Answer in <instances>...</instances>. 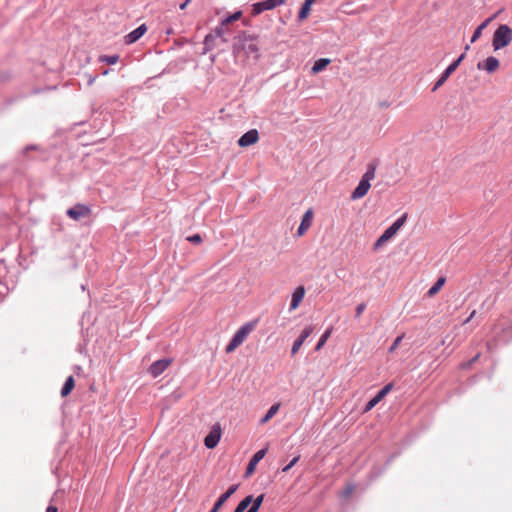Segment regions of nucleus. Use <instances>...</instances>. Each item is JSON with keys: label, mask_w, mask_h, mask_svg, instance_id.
Listing matches in <instances>:
<instances>
[{"label": "nucleus", "mask_w": 512, "mask_h": 512, "mask_svg": "<svg viewBox=\"0 0 512 512\" xmlns=\"http://www.w3.org/2000/svg\"><path fill=\"white\" fill-rule=\"evenodd\" d=\"M387 242V240L381 235L377 240L376 242L374 243V249H378L380 248L381 246H383L385 243Z\"/></svg>", "instance_id": "35"}, {"label": "nucleus", "mask_w": 512, "mask_h": 512, "mask_svg": "<svg viewBox=\"0 0 512 512\" xmlns=\"http://www.w3.org/2000/svg\"><path fill=\"white\" fill-rule=\"evenodd\" d=\"M263 500H264V495L263 494L259 495L258 497L253 499V501L251 503V507L249 509H251L254 512H258L260 506L263 503Z\"/></svg>", "instance_id": "28"}, {"label": "nucleus", "mask_w": 512, "mask_h": 512, "mask_svg": "<svg viewBox=\"0 0 512 512\" xmlns=\"http://www.w3.org/2000/svg\"><path fill=\"white\" fill-rule=\"evenodd\" d=\"M46 512H58V509L57 507L50 505L47 507Z\"/></svg>", "instance_id": "39"}, {"label": "nucleus", "mask_w": 512, "mask_h": 512, "mask_svg": "<svg viewBox=\"0 0 512 512\" xmlns=\"http://www.w3.org/2000/svg\"><path fill=\"white\" fill-rule=\"evenodd\" d=\"M314 327L313 326H307L304 328V330L301 332L300 336L294 341L291 349V354L294 356L301 348L304 341L313 333Z\"/></svg>", "instance_id": "12"}, {"label": "nucleus", "mask_w": 512, "mask_h": 512, "mask_svg": "<svg viewBox=\"0 0 512 512\" xmlns=\"http://www.w3.org/2000/svg\"><path fill=\"white\" fill-rule=\"evenodd\" d=\"M479 357H480V353H478V354H477L475 357H473L470 361L465 362V363H462L460 367H461L462 369H468V368H470V367H471V365H472L473 363H475V362L479 359Z\"/></svg>", "instance_id": "34"}, {"label": "nucleus", "mask_w": 512, "mask_h": 512, "mask_svg": "<svg viewBox=\"0 0 512 512\" xmlns=\"http://www.w3.org/2000/svg\"><path fill=\"white\" fill-rule=\"evenodd\" d=\"M376 175V167L372 164H370L362 176L359 184L354 189V191L351 193L350 198L352 200H358L363 198L369 191L371 184L370 182L375 178Z\"/></svg>", "instance_id": "2"}, {"label": "nucleus", "mask_w": 512, "mask_h": 512, "mask_svg": "<svg viewBox=\"0 0 512 512\" xmlns=\"http://www.w3.org/2000/svg\"><path fill=\"white\" fill-rule=\"evenodd\" d=\"M119 56L118 55H103L100 57V61L106 62L109 65H114L118 62Z\"/></svg>", "instance_id": "29"}, {"label": "nucleus", "mask_w": 512, "mask_h": 512, "mask_svg": "<svg viewBox=\"0 0 512 512\" xmlns=\"http://www.w3.org/2000/svg\"><path fill=\"white\" fill-rule=\"evenodd\" d=\"M279 408H280L279 403L272 405L269 408V410L267 411V413L265 414V416L260 420V424H266L267 422H269L276 415Z\"/></svg>", "instance_id": "22"}, {"label": "nucleus", "mask_w": 512, "mask_h": 512, "mask_svg": "<svg viewBox=\"0 0 512 512\" xmlns=\"http://www.w3.org/2000/svg\"><path fill=\"white\" fill-rule=\"evenodd\" d=\"M491 22V19H486L484 22H482L474 31L472 37H471V43L476 42L482 35V31L488 26V24Z\"/></svg>", "instance_id": "23"}, {"label": "nucleus", "mask_w": 512, "mask_h": 512, "mask_svg": "<svg viewBox=\"0 0 512 512\" xmlns=\"http://www.w3.org/2000/svg\"><path fill=\"white\" fill-rule=\"evenodd\" d=\"M228 27L223 26V23L221 22L219 26H217L214 29V33L217 37H223L226 33H228Z\"/></svg>", "instance_id": "30"}, {"label": "nucleus", "mask_w": 512, "mask_h": 512, "mask_svg": "<svg viewBox=\"0 0 512 512\" xmlns=\"http://www.w3.org/2000/svg\"><path fill=\"white\" fill-rule=\"evenodd\" d=\"M300 459V456L294 457L289 464H287L283 469L282 472L286 473L288 472Z\"/></svg>", "instance_id": "33"}, {"label": "nucleus", "mask_w": 512, "mask_h": 512, "mask_svg": "<svg viewBox=\"0 0 512 512\" xmlns=\"http://www.w3.org/2000/svg\"><path fill=\"white\" fill-rule=\"evenodd\" d=\"M147 31V26L145 24L140 25L138 28L130 32L125 36V43L132 44L140 39Z\"/></svg>", "instance_id": "18"}, {"label": "nucleus", "mask_w": 512, "mask_h": 512, "mask_svg": "<svg viewBox=\"0 0 512 512\" xmlns=\"http://www.w3.org/2000/svg\"><path fill=\"white\" fill-rule=\"evenodd\" d=\"M314 218V212L311 208H309L303 215L301 223L298 227L297 234L302 236L306 233V231L311 227L312 221Z\"/></svg>", "instance_id": "13"}, {"label": "nucleus", "mask_w": 512, "mask_h": 512, "mask_svg": "<svg viewBox=\"0 0 512 512\" xmlns=\"http://www.w3.org/2000/svg\"><path fill=\"white\" fill-rule=\"evenodd\" d=\"M94 81H95V78H90L89 81H88V84L92 85L94 83Z\"/></svg>", "instance_id": "43"}, {"label": "nucleus", "mask_w": 512, "mask_h": 512, "mask_svg": "<svg viewBox=\"0 0 512 512\" xmlns=\"http://www.w3.org/2000/svg\"><path fill=\"white\" fill-rule=\"evenodd\" d=\"M392 389V384L385 385L365 406L364 412L372 410Z\"/></svg>", "instance_id": "9"}, {"label": "nucleus", "mask_w": 512, "mask_h": 512, "mask_svg": "<svg viewBox=\"0 0 512 512\" xmlns=\"http://www.w3.org/2000/svg\"><path fill=\"white\" fill-rule=\"evenodd\" d=\"M304 296H305V288L303 286L297 287L292 294L290 310H295L296 308H298V306L302 302Z\"/></svg>", "instance_id": "19"}, {"label": "nucleus", "mask_w": 512, "mask_h": 512, "mask_svg": "<svg viewBox=\"0 0 512 512\" xmlns=\"http://www.w3.org/2000/svg\"><path fill=\"white\" fill-rule=\"evenodd\" d=\"M247 512H254V511H252L251 509H249Z\"/></svg>", "instance_id": "45"}, {"label": "nucleus", "mask_w": 512, "mask_h": 512, "mask_svg": "<svg viewBox=\"0 0 512 512\" xmlns=\"http://www.w3.org/2000/svg\"><path fill=\"white\" fill-rule=\"evenodd\" d=\"M239 48L244 51L247 56H252L258 59L260 54V48L256 37L243 33L239 36Z\"/></svg>", "instance_id": "4"}, {"label": "nucleus", "mask_w": 512, "mask_h": 512, "mask_svg": "<svg viewBox=\"0 0 512 512\" xmlns=\"http://www.w3.org/2000/svg\"><path fill=\"white\" fill-rule=\"evenodd\" d=\"M311 4H309L308 2H304V4L302 5L300 11H299V14H298V19L300 21L306 19L310 13V10H311Z\"/></svg>", "instance_id": "27"}, {"label": "nucleus", "mask_w": 512, "mask_h": 512, "mask_svg": "<svg viewBox=\"0 0 512 512\" xmlns=\"http://www.w3.org/2000/svg\"><path fill=\"white\" fill-rule=\"evenodd\" d=\"M446 279L444 277L438 278V280L433 284V286L428 290L427 296L433 297L436 295L444 286Z\"/></svg>", "instance_id": "21"}, {"label": "nucleus", "mask_w": 512, "mask_h": 512, "mask_svg": "<svg viewBox=\"0 0 512 512\" xmlns=\"http://www.w3.org/2000/svg\"><path fill=\"white\" fill-rule=\"evenodd\" d=\"M238 489V485H232L228 488V490L223 493L215 502L213 508L210 510V512H218L219 509L223 506V504L228 500V498L236 492Z\"/></svg>", "instance_id": "17"}, {"label": "nucleus", "mask_w": 512, "mask_h": 512, "mask_svg": "<svg viewBox=\"0 0 512 512\" xmlns=\"http://www.w3.org/2000/svg\"><path fill=\"white\" fill-rule=\"evenodd\" d=\"M285 3V0H265L257 2L252 5V14L254 16L261 14L264 11L272 10Z\"/></svg>", "instance_id": "7"}, {"label": "nucleus", "mask_w": 512, "mask_h": 512, "mask_svg": "<svg viewBox=\"0 0 512 512\" xmlns=\"http://www.w3.org/2000/svg\"><path fill=\"white\" fill-rule=\"evenodd\" d=\"M223 23V26L228 27L231 23H233V20L230 19V16L226 17L221 21Z\"/></svg>", "instance_id": "38"}, {"label": "nucleus", "mask_w": 512, "mask_h": 512, "mask_svg": "<svg viewBox=\"0 0 512 512\" xmlns=\"http://www.w3.org/2000/svg\"><path fill=\"white\" fill-rule=\"evenodd\" d=\"M404 338V334L398 336L394 342L392 343V345L390 346V348L388 349V352L389 353H393L396 351V349L399 347V345L401 344L402 340Z\"/></svg>", "instance_id": "31"}, {"label": "nucleus", "mask_w": 512, "mask_h": 512, "mask_svg": "<svg viewBox=\"0 0 512 512\" xmlns=\"http://www.w3.org/2000/svg\"><path fill=\"white\" fill-rule=\"evenodd\" d=\"M242 17V11H236L232 15H230V19L233 20V22L240 20Z\"/></svg>", "instance_id": "37"}, {"label": "nucleus", "mask_w": 512, "mask_h": 512, "mask_svg": "<svg viewBox=\"0 0 512 512\" xmlns=\"http://www.w3.org/2000/svg\"><path fill=\"white\" fill-rule=\"evenodd\" d=\"M189 2H190V0H186L183 4L180 5V9L181 10L185 9Z\"/></svg>", "instance_id": "41"}, {"label": "nucleus", "mask_w": 512, "mask_h": 512, "mask_svg": "<svg viewBox=\"0 0 512 512\" xmlns=\"http://www.w3.org/2000/svg\"><path fill=\"white\" fill-rule=\"evenodd\" d=\"M170 364L171 360L169 359L158 360L150 366L149 372L153 377H157L163 373L170 366Z\"/></svg>", "instance_id": "14"}, {"label": "nucleus", "mask_w": 512, "mask_h": 512, "mask_svg": "<svg viewBox=\"0 0 512 512\" xmlns=\"http://www.w3.org/2000/svg\"><path fill=\"white\" fill-rule=\"evenodd\" d=\"M305 1L308 2L311 5H313L316 2V0H305Z\"/></svg>", "instance_id": "44"}, {"label": "nucleus", "mask_w": 512, "mask_h": 512, "mask_svg": "<svg viewBox=\"0 0 512 512\" xmlns=\"http://www.w3.org/2000/svg\"><path fill=\"white\" fill-rule=\"evenodd\" d=\"M329 63H330V59H327V58H321V59L317 60L312 67V72L313 73L321 72L322 70H324L326 68V66Z\"/></svg>", "instance_id": "25"}, {"label": "nucleus", "mask_w": 512, "mask_h": 512, "mask_svg": "<svg viewBox=\"0 0 512 512\" xmlns=\"http://www.w3.org/2000/svg\"><path fill=\"white\" fill-rule=\"evenodd\" d=\"M91 214V208L85 204H76L67 210V215L75 221L88 218L91 216Z\"/></svg>", "instance_id": "5"}, {"label": "nucleus", "mask_w": 512, "mask_h": 512, "mask_svg": "<svg viewBox=\"0 0 512 512\" xmlns=\"http://www.w3.org/2000/svg\"><path fill=\"white\" fill-rule=\"evenodd\" d=\"M74 387H75V380H74L73 376L67 377V379L61 389V396L67 397L72 392Z\"/></svg>", "instance_id": "20"}, {"label": "nucleus", "mask_w": 512, "mask_h": 512, "mask_svg": "<svg viewBox=\"0 0 512 512\" xmlns=\"http://www.w3.org/2000/svg\"><path fill=\"white\" fill-rule=\"evenodd\" d=\"M497 16H498V13H495L491 17H489L488 19H491V22H492Z\"/></svg>", "instance_id": "42"}, {"label": "nucleus", "mask_w": 512, "mask_h": 512, "mask_svg": "<svg viewBox=\"0 0 512 512\" xmlns=\"http://www.w3.org/2000/svg\"><path fill=\"white\" fill-rule=\"evenodd\" d=\"M253 496L248 495L243 500L239 502L237 507L235 508L234 512H244L252 503Z\"/></svg>", "instance_id": "24"}, {"label": "nucleus", "mask_w": 512, "mask_h": 512, "mask_svg": "<svg viewBox=\"0 0 512 512\" xmlns=\"http://www.w3.org/2000/svg\"><path fill=\"white\" fill-rule=\"evenodd\" d=\"M256 324H257V320L247 322L243 326H241L236 331V333L234 334V336L232 337V339L226 346V348H225L226 353L230 354L233 351H235L246 340L248 335L255 329Z\"/></svg>", "instance_id": "1"}, {"label": "nucleus", "mask_w": 512, "mask_h": 512, "mask_svg": "<svg viewBox=\"0 0 512 512\" xmlns=\"http://www.w3.org/2000/svg\"><path fill=\"white\" fill-rule=\"evenodd\" d=\"M499 67H500V62L494 56H489L488 58H486V60H484L483 62H479L477 64V68L479 70H485L488 73H494L495 71H497L499 69Z\"/></svg>", "instance_id": "11"}, {"label": "nucleus", "mask_w": 512, "mask_h": 512, "mask_svg": "<svg viewBox=\"0 0 512 512\" xmlns=\"http://www.w3.org/2000/svg\"><path fill=\"white\" fill-rule=\"evenodd\" d=\"M266 451H267V449H261L253 455V457L250 459V461L247 465L246 476H250L254 473L259 461L265 457Z\"/></svg>", "instance_id": "16"}, {"label": "nucleus", "mask_w": 512, "mask_h": 512, "mask_svg": "<svg viewBox=\"0 0 512 512\" xmlns=\"http://www.w3.org/2000/svg\"><path fill=\"white\" fill-rule=\"evenodd\" d=\"M475 314H476V311L473 310L472 313L470 314V316L464 321V324L468 323L471 319H473Z\"/></svg>", "instance_id": "40"}, {"label": "nucleus", "mask_w": 512, "mask_h": 512, "mask_svg": "<svg viewBox=\"0 0 512 512\" xmlns=\"http://www.w3.org/2000/svg\"><path fill=\"white\" fill-rule=\"evenodd\" d=\"M407 214L404 213L400 218H398L390 227H388L382 234V236L389 241L393 238L399 229L405 224L407 220Z\"/></svg>", "instance_id": "8"}, {"label": "nucleus", "mask_w": 512, "mask_h": 512, "mask_svg": "<svg viewBox=\"0 0 512 512\" xmlns=\"http://www.w3.org/2000/svg\"><path fill=\"white\" fill-rule=\"evenodd\" d=\"M512 42V29L507 24H501L494 31L492 47L494 51L507 47Z\"/></svg>", "instance_id": "3"}, {"label": "nucleus", "mask_w": 512, "mask_h": 512, "mask_svg": "<svg viewBox=\"0 0 512 512\" xmlns=\"http://www.w3.org/2000/svg\"><path fill=\"white\" fill-rule=\"evenodd\" d=\"M366 308V305L364 303H361L359 304L357 307H356V317L359 318L361 316V314L363 313V311L365 310Z\"/></svg>", "instance_id": "36"}, {"label": "nucleus", "mask_w": 512, "mask_h": 512, "mask_svg": "<svg viewBox=\"0 0 512 512\" xmlns=\"http://www.w3.org/2000/svg\"><path fill=\"white\" fill-rule=\"evenodd\" d=\"M187 240L193 244H201L203 239L200 234H194L192 236H188Z\"/></svg>", "instance_id": "32"}, {"label": "nucleus", "mask_w": 512, "mask_h": 512, "mask_svg": "<svg viewBox=\"0 0 512 512\" xmlns=\"http://www.w3.org/2000/svg\"><path fill=\"white\" fill-rule=\"evenodd\" d=\"M221 438L220 428H213L210 433L205 437L204 444L208 449H213L217 446Z\"/></svg>", "instance_id": "15"}, {"label": "nucleus", "mask_w": 512, "mask_h": 512, "mask_svg": "<svg viewBox=\"0 0 512 512\" xmlns=\"http://www.w3.org/2000/svg\"><path fill=\"white\" fill-rule=\"evenodd\" d=\"M259 140V133L256 129H251L244 133L238 140V145L241 147H247L257 143Z\"/></svg>", "instance_id": "10"}, {"label": "nucleus", "mask_w": 512, "mask_h": 512, "mask_svg": "<svg viewBox=\"0 0 512 512\" xmlns=\"http://www.w3.org/2000/svg\"><path fill=\"white\" fill-rule=\"evenodd\" d=\"M465 53H462L455 61H453L442 73L440 78L437 80V82L434 85L433 91L437 90L439 87H441L447 79L450 77V75L458 68L460 63L464 60Z\"/></svg>", "instance_id": "6"}, {"label": "nucleus", "mask_w": 512, "mask_h": 512, "mask_svg": "<svg viewBox=\"0 0 512 512\" xmlns=\"http://www.w3.org/2000/svg\"><path fill=\"white\" fill-rule=\"evenodd\" d=\"M332 333V328H328L324 333L323 335L320 337L316 347H315V350L316 351H319L324 345L325 343L327 342V340L329 339L330 335Z\"/></svg>", "instance_id": "26"}]
</instances>
